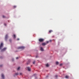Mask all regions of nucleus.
<instances>
[{"label":"nucleus","instance_id":"obj_7","mask_svg":"<svg viewBox=\"0 0 79 79\" xmlns=\"http://www.w3.org/2000/svg\"><path fill=\"white\" fill-rule=\"evenodd\" d=\"M42 44L43 46H44V45H46L47 44L46 43H43Z\"/></svg>","mask_w":79,"mask_h":79},{"label":"nucleus","instance_id":"obj_1","mask_svg":"<svg viewBox=\"0 0 79 79\" xmlns=\"http://www.w3.org/2000/svg\"><path fill=\"white\" fill-rule=\"evenodd\" d=\"M3 47V43H1L0 45V50H1Z\"/></svg>","mask_w":79,"mask_h":79},{"label":"nucleus","instance_id":"obj_22","mask_svg":"<svg viewBox=\"0 0 79 79\" xmlns=\"http://www.w3.org/2000/svg\"><path fill=\"white\" fill-rule=\"evenodd\" d=\"M4 25L5 26H6V23H4Z\"/></svg>","mask_w":79,"mask_h":79},{"label":"nucleus","instance_id":"obj_20","mask_svg":"<svg viewBox=\"0 0 79 79\" xmlns=\"http://www.w3.org/2000/svg\"><path fill=\"white\" fill-rule=\"evenodd\" d=\"M62 65H63L62 64H60V66H62Z\"/></svg>","mask_w":79,"mask_h":79},{"label":"nucleus","instance_id":"obj_5","mask_svg":"<svg viewBox=\"0 0 79 79\" xmlns=\"http://www.w3.org/2000/svg\"><path fill=\"white\" fill-rule=\"evenodd\" d=\"M24 48V47H19V49H23Z\"/></svg>","mask_w":79,"mask_h":79},{"label":"nucleus","instance_id":"obj_30","mask_svg":"<svg viewBox=\"0 0 79 79\" xmlns=\"http://www.w3.org/2000/svg\"><path fill=\"white\" fill-rule=\"evenodd\" d=\"M50 42H51V41H52V40H50Z\"/></svg>","mask_w":79,"mask_h":79},{"label":"nucleus","instance_id":"obj_11","mask_svg":"<svg viewBox=\"0 0 79 79\" xmlns=\"http://www.w3.org/2000/svg\"><path fill=\"white\" fill-rule=\"evenodd\" d=\"M65 77L66 78L68 79V78H69V76H65Z\"/></svg>","mask_w":79,"mask_h":79},{"label":"nucleus","instance_id":"obj_25","mask_svg":"<svg viewBox=\"0 0 79 79\" xmlns=\"http://www.w3.org/2000/svg\"><path fill=\"white\" fill-rule=\"evenodd\" d=\"M2 65H0V67H2Z\"/></svg>","mask_w":79,"mask_h":79},{"label":"nucleus","instance_id":"obj_31","mask_svg":"<svg viewBox=\"0 0 79 79\" xmlns=\"http://www.w3.org/2000/svg\"><path fill=\"white\" fill-rule=\"evenodd\" d=\"M27 64H29L28 63Z\"/></svg>","mask_w":79,"mask_h":79},{"label":"nucleus","instance_id":"obj_27","mask_svg":"<svg viewBox=\"0 0 79 79\" xmlns=\"http://www.w3.org/2000/svg\"><path fill=\"white\" fill-rule=\"evenodd\" d=\"M48 42H49L48 41H47V42L46 44H47V43H48Z\"/></svg>","mask_w":79,"mask_h":79},{"label":"nucleus","instance_id":"obj_2","mask_svg":"<svg viewBox=\"0 0 79 79\" xmlns=\"http://www.w3.org/2000/svg\"><path fill=\"white\" fill-rule=\"evenodd\" d=\"M44 40V39H40L39 40V41L40 42H43Z\"/></svg>","mask_w":79,"mask_h":79},{"label":"nucleus","instance_id":"obj_23","mask_svg":"<svg viewBox=\"0 0 79 79\" xmlns=\"http://www.w3.org/2000/svg\"><path fill=\"white\" fill-rule=\"evenodd\" d=\"M16 6H14V8H16Z\"/></svg>","mask_w":79,"mask_h":79},{"label":"nucleus","instance_id":"obj_9","mask_svg":"<svg viewBox=\"0 0 79 79\" xmlns=\"http://www.w3.org/2000/svg\"><path fill=\"white\" fill-rule=\"evenodd\" d=\"M19 73H16L15 75L14 76V77L15 76H18V75H19Z\"/></svg>","mask_w":79,"mask_h":79},{"label":"nucleus","instance_id":"obj_13","mask_svg":"<svg viewBox=\"0 0 79 79\" xmlns=\"http://www.w3.org/2000/svg\"><path fill=\"white\" fill-rule=\"evenodd\" d=\"M56 65H58L59 64L58 62H56Z\"/></svg>","mask_w":79,"mask_h":79},{"label":"nucleus","instance_id":"obj_19","mask_svg":"<svg viewBox=\"0 0 79 79\" xmlns=\"http://www.w3.org/2000/svg\"><path fill=\"white\" fill-rule=\"evenodd\" d=\"M58 76L57 75H56V76H55V77H56V78H57V77H58Z\"/></svg>","mask_w":79,"mask_h":79},{"label":"nucleus","instance_id":"obj_4","mask_svg":"<svg viewBox=\"0 0 79 79\" xmlns=\"http://www.w3.org/2000/svg\"><path fill=\"white\" fill-rule=\"evenodd\" d=\"M7 48H3V49H2L1 50V52H4L5 51L6 49Z\"/></svg>","mask_w":79,"mask_h":79},{"label":"nucleus","instance_id":"obj_14","mask_svg":"<svg viewBox=\"0 0 79 79\" xmlns=\"http://www.w3.org/2000/svg\"><path fill=\"white\" fill-rule=\"evenodd\" d=\"M52 31V30H50V31H49V32L50 33H51Z\"/></svg>","mask_w":79,"mask_h":79},{"label":"nucleus","instance_id":"obj_16","mask_svg":"<svg viewBox=\"0 0 79 79\" xmlns=\"http://www.w3.org/2000/svg\"><path fill=\"white\" fill-rule=\"evenodd\" d=\"M2 17H3V18H6V17L4 15H3Z\"/></svg>","mask_w":79,"mask_h":79},{"label":"nucleus","instance_id":"obj_8","mask_svg":"<svg viewBox=\"0 0 79 79\" xmlns=\"http://www.w3.org/2000/svg\"><path fill=\"white\" fill-rule=\"evenodd\" d=\"M2 78L3 79H4V75L3 74H2Z\"/></svg>","mask_w":79,"mask_h":79},{"label":"nucleus","instance_id":"obj_21","mask_svg":"<svg viewBox=\"0 0 79 79\" xmlns=\"http://www.w3.org/2000/svg\"><path fill=\"white\" fill-rule=\"evenodd\" d=\"M20 75H22L23 74V73H20Z\"/></svg>","mask_w":79,"mask_h":79},{"label":"nucleus","instance_id":"obj_12","mask_svg":"<svg viewBox=\"0 0 79 79\" xmlns=\"http://www.w3.org/2000/svg\"><path fill=\"white\" fill-rule=\"evenodd\" d=\"M13 37L14 38H16V36L15 35H14L13 36Z\"/></svg>","mask_w":79,"mask_h":79},{"label":"nucleus","instance_id":"obj_18","mask_svg":"<svg viewBox=\"0 0 79 79\" xmlns=\"http://www.w3.org/2000/svg\"><path fill=\"white\" fill-rule=\"evenodd\" d=\"M20 69V67H19L18 68V69H17V70H19Z\"/></svg>","mask_w":79,"mask_h":79},{"label":"nucleus","instance_id":"obj_24","mask_svg":"<svg viewBox=\"0 0 79 79\" xmlns=\"http://www.w3.org/2000/svg\"><path fill=\"white\" fill-rule=\"evenodd\" d=\"M9 41H10V42H11V40L10 39V40H9Z\"/></svg>","mask_w":79,"mask_h":79},{"label":"nucleus","instance_id":"obj_29","mask_svg":"<svg viewBox=\"0 0 79 79\" xmlns=\"http://www.w3.org/2000/svg\"><path fill=\"white\" fill-rule=\"evenodd\" d=\"M17 40H19V39H17Z\"/></svg>","mask_w":79,"mask_h":79},{"label":"nucleus","instance_id":"obj_28","mask_svg":"<svg viewBox=\"0 0 79 79\" xmlns=\"http://www.w3.org/2000/svg\"><path fill=\"white\" fill-rule=\"evenodd\" d=\"M36 58H37V57H38V56H36Z\"/></svg>","mask_w":79,"mask_h":79},{"label":"nucleus","instance_id":"obj_6","mask_svg":"<svg viewBox=\"0 0 79 79\" xmlns=\"http://www.w3.org/2000/svg\"><path fill=\"white\" fill-rule=\"evenodd\" d=\"M8 37V35H6L5 37V40L6 41L7 40Z\"/></svg>","mask_w":79,"mask_h":79},{"label":"nucleus","instance_id":"obj_17","mask_svg":"<svg viewBox=\"0 0 79 79\" xmlns=\"http://www.w3.org/2000/svg\"><path fill=\"white\" fill-rule=\"evenodd\" d=\"M35 61H34L33 62V64H35Z\"/></svg>","mask_w":79,"mask_h":79},{"label":"nucleus","instance_id":"obj_26","mask_svg":"<svg viewBox=\"0 0 79 79\" xmlns=\"http://www.w3.org/2000/svg\"><path fill=\"white\" fill-rule=\"evenodd\" d=\"M19 59V57H16V59Z\"/></svg>","mask_w":79,"mask_h":79},{"label":"nucleus","instance_id":"obj_15","mask_svg":"<svg viewBox=\"0 0 79 79\" xmlns=\"http://www.w3.org/2000/svg\"><path fill=\"white\" fill-rule=\"evenodd\" d=\"M46 67H48V66H49V65H48V64H46Z\"/></svg>","mask_w":79,"mask_h":79},{"label":"nucleus","instance_id":"obj_10","mask_svg":"<svg viewBox=\"0 0 79 79\" xmlns=\"http://www.w3.org/2000/svg\"><path fill=\"white\" fill-rule=\"evenodd\" d=\"M41 51H44V50L43 49V48L42 47H41V49H40Z\"/></svg>","mask_w":79,"mask_h":79},{"label":"nucleus","instance_id":"obj_3","mask_svg":"<svg viewBox=\"0 0 79 79\" xmlns=\"http://www.w3.org/2000/svg\"><path fill=\"white\" fill-rule=\"evenodd\" d=\"M26 69H27L29 71H30L31 70V68L30 67H27L26 68Z\"/></svg>","mask_w":79,"mask_h":79}]
</instances>
